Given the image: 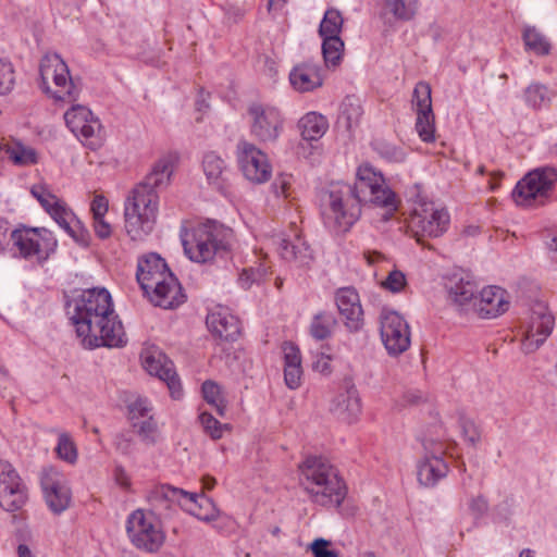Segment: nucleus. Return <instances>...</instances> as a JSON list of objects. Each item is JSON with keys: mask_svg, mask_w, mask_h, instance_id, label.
<instances>
[{"mask_svg": "<svg viewBox=\"0 0 557 557\" xmlns=\"http://www.w3.org/2000/svg\"><path fill=\"white\" fill-rule=\"evenodd\" d=\"M67 314L86 348L123 347L127 339L106 288H89L67 302Z\"/></svg>", "mask_w": 557, "mask_h": 557, "instance_id": "obj_1", "label": "nucleus"}, {"mask_svg": "<svg viewBox=\"0 0 557 557\" xmlns=\"http://www.w3.org/2000/svg\"><path fill=\"white\" fill-rule=\"evenodd\" d=\"M176 156L160 158L151 172L138 184L125 201V231L133 240L145 239L153 230L158 213V189L170 184Z\"/></svg>", "mask_w": 557, "mask_h": 557, "instance_id": "obj_2", "label": "nucleus"}, {"mask_svg": "<svg viewBox=\"0 0 557 557\" xmlns=\"http://www.w3.org/2000/svg\"><path fill=\"white\" fill-rule=\"evenodd\" d=\"M299 482L315 503L337 505L345 496V481L325 458L308 456L299 466Z\"/></svg>", "mask_w": 557, "mask_h": 557, "instance_id": "obj_3", "label": "nucleus"}, {"mask_svg": "<svg viewBox=\"0 0 557 557\" xmlns=\"http://www.w3.org/2000/svg\"><path fill=\"white\" fill-rule=\"evenodd\" d=\"M350 194L358 202L356 207L350 205V226L360 218L361 205L372 203L385 209L384 219L388 220L400 203L397 195L386 185L383 174L369 163L358 166Z\"/></svg>", "mask_w": 557, "mask_h": 557, "instance_id": "obj_4", "label": "nucleus"}, {"mask_svg": "<svg viewBox=\"0 0 557 557\" xmlns=\"http://www.w3.org/2000/svg\"><path fill=\"white\" fill-rule=\"evenodd\" d=\"M557 183V169L540 166L527 173L512 190V199L519 207L539 208L552 199Z\"/></svg>", "mask_w": 557, "mask_h": 557, "instance_id": "obj_5", "label": "nucleus"}, {"mask_svg": "<svg viewBox=\"0 0 557 557\" xmlns=\"http://www.w3.org/2000/svg\"><path fill=\"white\" fill-rule=\"evenodd\" d=\"M32 196L40 203L44 210L81 245H88V232L82 227L74 212L59 197H57L46 183H38L30 188Z\"/></svg>", "mask_w": 557, "mask_h": 557, "instance_id": "obj_6", "label": "nucleus"}, {"mask_svg": "<svg viewBox=\"0 0 557 557\" xmlns=\"http://www.w3.org/2000/svg\"><path fill=\"white\" fill-rule=\"evenodd\" d=\"M10 239L14 253L39 263L45 262L58 245L53 233L45 227L20 226L11 232Z\"/></svg>", "mask_w": 557, "mask_h": 557, "instance_id": "obj_7", "label": "nucleus"}, {"mask_svg": "<svg viewBox=\"0 0 557 557\" xmlns=\"http://www.w3.org/2000/svg\"><path fill=\"white\" fill-rule=\"evenodd\" d=\"M40 87L57 100H74L78 95L67 64L57 53L46 54L40 62Z\"/></svg>", "mask_w": 557, "mask_h": 557, "instance_id": "obj_8", "label": "nucleus"}, {"mask_svg": "<svg viewBox=\"0 0 557 557\" xmlns=\"http://www.w3.org/2000/svg\"><path fill=\"white\" fill-rule=\"evenodd\" d=\"M185 255L194 262L206 263L226 246L221 230L212 223H206L193 228L182 238Z\"/></svg>", "mask_w": 557, "mask_h": 557, "instance_id": "obj_9", "label": "nucleus"}, {"mask_svg": "<svg viewBox=\"0 0 557 557\" xmlns=\"http://www.w3.org/2000/svg\"><path fill=\"white\" fill-rule=\"evenodd\" d=\"M126 531L131 542L147 552L158 550L165 535L157 518L141 509L133 511L126 522Z\"/></svg>", "mask_w": 557, "mask_h": 557, "instance_id": "obj_10", "label": "nucleus"}, {"mask_svg": "<svg viewBox=\"0 0 557 557\" xmlns=\"http://www.w3.org/2000/svg\"><path fill=\"white\" fill-rule=\"evenodd\" d=\"M64 120L81 143L94 150L102 146L104 139L102 125L87 107L73 106L64 113Z\"/></svg>", "mask_w": 557, "mask_h": 557, "instance_id": "obj_11", "label": "nucleus"}, {"mask_svg": "<svg viewBox=\"0 0 557 557\" xmlns=\"http://www.w3.org/2000/svg\"><path fill=\"white\" fill-rule=\"evenodd\" d=\"M380 335L391 356H399L410 347V327L395 310L383 308L380 313Z\"/></svg>", "mask_w": 557, "mask_h": 557, "instance_id": "obj_12", "label": "nucleus"}, {"mask_svg": "<svg viewBox=\"0 0 557 557\" xmlns=\"http://www.w3.org/2000/svg\"><path fill=\"white\" fill-rule=\"evenodd\" d=\"M450 216L445 209L433 203L418 205L410 216L409 228L420 242L423 237H440L449 226Z\"/></svg>", "mask_w": 557, "mask_h": 557, "instance_id": "obj_13", "label": "nucleus"}, {"mask_svg": "<svg viewBox=\"0 0 557 557\" xmlns=\"http://www.w3.org/2000/svg\"><path fill=\"white\" fill-rule=\"evenodd\" d=\"M150 281L140 285L143 290L150 297V300L159 307L171 309L184 302L182 287L174 274L165 267V270L158 271Z\"/></svg>", "mask_w": 557, "mask_h": 557, "instance_id": "obj_14", "label": "nucleus"}, {"mask_svg": "<svg viewBox=\"0 0 557 557\" xmlns=\"http://www.w3.org/2000/svg\"><path fill=\"white\" fill-rule=\"evenodd\" d=\"M239 169L245 178L253 184H264L272 177V164L268 154L248 141L237 145Z\"/></svg>", "mask_w": 557, "mask_h": 557, "instance_id": "obj_15", "label": "nucleus"}, {"mask_svg": "<svg viewBox=\"0 0 557 557\" xmlns=\"http://www.w3.org/2000/svg\"><path fill=\"white\" fill-rule=\"evenodd\" d=\"M251 120V134L262 143H273L283 129L284 119L273 106L255 103L248 110Z\"/></svg>", "mask_w": 557, "mask_h": 557, "instance_id": "obj_16", "label": "nucleus"}, {"mask_svg": "<svg viewBox=\"0 0 557 557\" xmlns=\"http://www.w3.org/2000/svg\"><path fill=\"white\" fill-rule=\"evenodd\" d=\"M140 360L144 369L150 374L164 382L171 396L178 399L182 396V387L173 363L157 347L150 346L141 350Z\"/></svg>", "mask_w": 557, "mask_h": 557, "instance_id": "obj_17", "label": "nucleus"}, {"mask_svg": "<svg viewBox=\"0 0 557 557\" xmlns=\"http://www.w3.org/2000/svg\"><path fill=\"white\" fill-rule=\"evenodd\" d=\"M345 193L339 185H332L325 194L322 205V218L325 227L336 237L345 238L348 231L347 212L344 202Z\"/></svg>", "mask_w": 557, "mask_h": 557, "instance_id": "obj_18", "label": "nucleus"}, {"mask_svg": "<svg viewBox=\"0 0 557 557\" xmlns=\"http://www.w3.org/2000/svg\"><path fill=\"white\" fill-rule=\"evenodd\" d=\"M41 486L46 503L53 513L66 510L72 500V493L66 476L55 468L45 469Z\"/></svg>", "mask_w": 557, "mask_h": 557, "instance_id": "obj_19", "label": "nucleus"}, {"mask_svg": "<svg viewBox=\"0 0 557 557\" xmlns=\"http://www.w3.org/2000/svg\"><path fill=\"white\" fill-rule=\"evenodd\" d=\"M554 326V318L546 312L544 306H539L531 314L530 324L525 331L523 350L531 352L537 349L550 335Z\"/></svg>", "mask_w": 557, "mask_h": 557, "instance_id": "obj_20", "label": "nucleus"}, {"mask_svg": "<svg viewBox=\"0 0 557 557\" xmlns=\"http://www.w3.org/2000/svg\"><path fill=\"white\" fill-rule=\"evenodd\" d=\"M273 242L277 246L280 256L286 261H293L300 267H305L313 259L312 250L297 230H293V234L288 236L277 235Z\"/></svg>", "mask_w": 557, "mask_h": 557, "instance_id": "obj_21", "label": "nucleus"}, {"mask_svg": "<svg viewBox=\"0 0 557 557\" xmlns=\"http://www.w3.org/2000/svg\"><path fill=\"white\" fill-rule=\"evenodd\" d=\"M206 323L214 336L224 341L236 339L240 332L239 320L226 307L218 306L211 309Z\"/></svg>", "mask_w": 557, "mask_h": 557, "instance_id": "obj_22", "label": "nucleus"}, {"mask_svg": "<svg viewBox=\"0 0 557 557\" xmlns=\"http://www.w3.org/2000/svg\"><path fill=\"white\" fill-rule=\"evenodd\" d=\"M442 446L435 453H426L417 465L418 482L424 487H433L448 473V465L441 457Z\"/></svg>", "mask_w": 557, "mask_h": 557, "instance_id": "obj_23", "label": "nucleus"}, {"mask_svg": "<svg viewBox=\"0 0 557 557\" xmlns=\"http://www.w3.org/2000/svg\"><path fill=\"white\" fill-rule=\"evenodd\" d=\"M476 307L480 315L485 319H493L504 313L509 307L505 289L498 286L483 288Z\"/></svg>", "mask_w": 557, "mask_h": 557, "instance_id": "obj_24", "label": "nucleus"}, {"mask_svg": "<svg viewBox=\"0 0 557 557\" xmlns=\"http://www.w3.org/2000/svg\"><path fill=\"white\" fill-rule=\"evenodd\" d=\"M289 82L292 86L300 91L308 92L323 83L321 69L318 64L312 62H304L296 65L289 73Z\"/></svg>", "mask_w": 557, "mask_h": 557, "instance_id": "obj_25", "label": "nucleus"}, {"mask_svg": "<svg viewBox=\"0 0 557 557\" xmlns=\"http://www.w3.org/2000/svg\"><path fill=\"white\" fill-rule=\"evenodd\" d=\"M284 359V381L289 389H297L302 381L301 354L297 345L284 342L282 345Z\"/></svg>", "mask_w": 557, "mask_h": 557, "instance_id": "obj_26", "label": "nucleus"}, {"mask_svg": "<svg viewBox=\"0 0 557 557\" xmlns=\"http://www.w3.org/2000/svg\"><path fill=\"white\" fill-rule=\"evenodd\" d=\"M182 509L205 522L214 521L220 516V510L213 500L203 493L188 492Z\"/></svg>", "mask_w": 557, "mask_h": 557, "instance_id": "obj_27", "label": "nucleus"}, {"mask_svg": "<svg viewBox=\"0 0 557 557\" xmlns=\"http://www.w3.org/2000/svg\"><path fill=\"white\" fill-rule=\"evenodd\" d=\"M0 157H5L17 166H30L39 161L38 152L18 140L0 143Z\"/></svg>", "mask_w": 557, "mask_h": 557, "instance_id": "obj_28", "label": "nucleus"}, {"mask_svg": "<svg viewBox=\"0 0 557 557\" xmlns=\"http://www.w3.org/2000/svg\"><path fill=\"white\" fill-rule=\"evenodd\" d=\"M187 493L185 490L169 484H159L148 492L147 498L156 509H168L174 504L182 508Z\"/></svg>", "mask_w": 557, "mask_h": 557, "instance_id": "obj_29", "label": "nucleus"}, {"mask_svg": "<svg viewBox=\"0 0 557 557\" xmlns=\"http://www.w3.org/2000/svg\"><path fill=\"white\" fill-rule=\"evenodd\" d=\"M302 139L307 141L319 140L327 131L326 119L317 112H308L298 122Z\"/></svg>", "mask_w": 557, "mask_h": 557, "instance_id": "obj_30", "label": "nucleus"}, {"mask_svg": "<svg viewBox=\"0 0 557 557\" xmlns=\"http://www.w3.org/2000/svg\"><path fill=\"white\" fill-rule=\"evenodd\" d=\"M202 168L209 184L221 187L228 172L225 160L218 153L210 151L203 156Z\"/></svg>", "mask_w": 557, "mask_h": 557, "instance_id": "obj_31", "label": "nucleus"}, {"mask_svg": "<svg viewBox=\"0 0 557 557\" xmlns=\"http://www.w3.org/2000/svg\"><path fill=\"white\" fill-rule=\"evenodd\" d=\"M27 502V490L23 482L0 487V507L5 511L20 510Z\"/></svg>", "mask_w": 557, "mask_h": 557, "instance_id": "obj_32", "label": "nucleus"}, {"mask_svg": "<svg viewBox=\"0 0 557 557\" xmlns=\"http://www.w3.org/2000/svg\"><path fill=\"white\" fill-rule=\"evenodd\" d=\"M447 289L451 300L459 305H465L472 300L476 293V286L472 281L458 275L449 278Z\"/></svg>", "mask_w": 557, "mask_h": 557, "instance_id": "obj_33", "label": "nucleus"}, {"mask_svg": "<svg viewBox=\"0 0 557 557\" xmlns=\"http://www.w3.org/2000/svg\"><path fill=\"white\" fill-rule=\"evenodd\" d=\"M165 261L157 253H148L138 259L136 278L139 285L146 281L151 282V276L158 271L165 270Z\"/></svg>", "mask_w": 557, "mask_h": 557, "instance_id": "obj_34", "label": "nucleus"}, {"mask_svg": "<svg viewBox=\"0 0 557 557\" xmlns=\"http://www.w3.org/2000/svg\"><path fill=\"white\" fill-rule=\"evenodd\" d=\"M525 104L534 110H541L549 104L553 91L541 83H531L523 92Z\"/></svg>", "mask_w": 557, "mask_h": 557, "instance_id": "obj_35", "label": "nucleus"}, {"mask_svg": "<svg viewBox=\"0 0 557 557\" xmlns=\"http://www.w3.org/2000/svg\"><path fill=\"white\" fill-rule=\"evenodd\" d=\"M336 326V320L329 312H319L313 315L310 325L309 334L315 341H324L329 338Z\"/></svg>", "mask_w": 557, "mask_h": 557, "instance_id": "obj_36", "label": "nucleus"}, {"mask_svg": "<svg viewBox=\"0 0 557 557\" xmlns=\"http://www.w3.org/2000/svg\"><path fill=\"white\" fill-rule=\"evenodd\" d=\"M201 393L207 404L212 406L219 416L223 417L226 411L227 401L222 386L214 381L208 380L202 383Z\"/></svg>", "mask_w": 557, "mask_h": 557, "instance_id": "obj_37", "label": "nucleus"}, {"mask_svg": "<svg viewBox=\"0 0 557 557\" xmlns=\"http://www.w3.org/2000/svg\"><path fill=\"white\" fill-rule=\"evenodd\" d=\"M386 10L397 20L409 22L419 10V0H384Z\"/></svg>", "mask_w": 557, "mask_h": 557, "instance_id": "obj_38", "label": "nucleus"}, {"mask_svg": "<svg viewBox=\"0 0 557 557\" xmlns=\"http://www.w3.org/2000/svg\"><path fill=\"white\" fill-rule=\"evenodd\" d=\"M345 44L339 37L322 39V54L326 67L337 66L344 55Z\"/></svg>", "mask_w": 557, "mask_h": 557, "instance_id": "obj_39", "label": "nucleus"}, {"mask_svg": "<svg viewBox=\"0 0 557 557\" xmlns=\"http://www.w3.org/2000/svg\"><path fill=\"white\" fill-rule=\"evenodd\" d=\"M523 40L527 50L536 55H546L550 51V44L546 37L535 27H527L523 32Z\"/></svg>", "mask_w": 557, "mask_h": 557, "instance_id": "obj_40", "label": "nucleus"}, {"mask_svg": "<svg viewBox=\"0 0 557 557\" xmlns=\"http://www.w3.org/2000/svg\"><path fill=\"white\" fill-rule=\"evenodd\" d=\"M140 440L147 445H153L160 440V432L153 416L132 423Z\"/></svg>", "mask_w": 557, "mask_h": 557, "instance_id": "obj_41", "label": "nucleus"}, {"mask_svg": "<svg viewBox=\"0 0 557 557\" xmlns=\"http://www.w3.org/2000/svg\"><path fill=\"white\" fill-rule=\"evenodd\" d=\"M343 25V17L336 10H327L320 23L319 35L322 39L329 37H339Z\"/></svg>", "mask_w": 557, "mask_h": 557, "instance_id": "obj_42", "label": "nucleus"}, {"mask_svg": "<svg viewBox=\"0 0 557 557\" xmlns=\"http://www.w3.org/2000/svg\"><path fill=\"white\" fill-rule=\"evenodd\" d=\"M55 453L63 461L74 465L78 458V451L75 442L66 432H61L58 436Z\"/></svg>", "mask_w": 557, "mask_h": 557, "instance_id": "obj_43", "label": "nucleus"}, {"mask_svg": "<svg viewBox=\"0 0 557 557\" xmlns=\"http://www.w3.org/2000/svg\"><path fill=\"white\" fill-rule=\"evenodd\" d=\"M416 131L422 141L432 143L435 140L433 111L431 113L417 112Z\"/></svg>", "mask_w": 557, "mask_h": 557, "instance_id": "obj_44", "label": "nucleus"}, {"mask_svg": "<svg viewBox=\"0 0 557 557\" xmlns=\"http://www.w3.org/2000/svg\"><path fill=\"white\" fill-rule=\"evenodd\" d=\"M412 103L416 107V112L431 113L432 110V98H431V86L426 82H419L412 95Z\"/></svg>", "mask_w": 557, "mask_h": 557, "instance_id": "obj_45", "label": "nucleus"}, {"mask_svg": "<svg viewBox=\"0 0 557 557\" xmlns=\"http://www.w3.org/2000/svg\"><path fill=\"white\" fill-rule=\"evenodd\" d=\"M199 422L207 435L213 440H220L225 430H228V424L219 422L211 413L203 411L199 414Z\"/></svg>", "mask_w": 557, "mask_h": 557, "instance_id": "obj_46", "label": "nucleus"}, {"mask_svg": "<svg viewBox=\"0 0 557 557\" xmlns=\"http://www.w3.org/2000/svg\"><path fill=\"white\" fill-rule=\"evenodd\" d=\"M128 416L131 423L137 422L143 419H147L152 414L151 403L144 397H137L128 404Z\"/></svg>", "mask_w": 557, "mask_h": 557, "instance_id": "obj_47", "label": "nucleus"}, {"mask_svg": "<svg viewBox=\"0 0 557 557\" xmlns=\"http://www.w3.org/2000/svg\"><path fill=\"white\" fill-rule=\"evenodd\" d=\"M265 275L267 269L262 265L246 268L238 276V285L245 290L250 289L255 284H260Z\"/></svg>", "mask_w": 557, "mask_h": 557, "instance_id": "obj_48", "label": "nucleus"}, {"mask_svg": "<svg viewBox=\"0 0 557 557\" xmlns=\"http://www.w3.org/2000/svg\"><path fill=\"white\" fill-rule=\"evenodd\" d=\"M363 324V309L359 302V296L350 287V332L361 330Z\"/></svg>", "mask_w": 557, "mask_h": 557, "instance_id": "obj_49", "label": "nucleus"}, {"mask_svg": "<svg viewBox=\"0 0 557 557\" xmlns=\"http://www.w3.org/2000/svg\"><path fill=\"white\" fill-rule=\"evenodd\" d=\"M15 76L12 63L9 60L0 59V94H9L14 86Z\"/></svg>", "mask_w": 557, "mask_h": 557, "instance_id": "obj_50", "label": "nucleus"}, {"mask_svg": "<svg viewBox=\"0 0 557 557\" xmlns=\"http://www.w3.org/2000/svg\"><path fill=\"white\" fill-rule=\"evenodd\" d=\"M407 285V278L404 272L394 269L382 282V287L391 293H400Z\"/></svg>", "mask_w": 557, "mask_h": 557, "instance_id": "obj_51", "label": "nucleus"}, {"mask_svg": "<svg viewBox=\"0 0 557 557\" xmlns=\"http://www.w3.org/2000/svg\"><path fill=\"white\" fill-rule=\"evenodd\" d=\"M21 482L22 480L13 466L5 460H0V487H9Z\"/></svg>", "mask_w": 557, "mask_h": 557, "instance_id": "obj_52", "label": "nucleus"}, {"mask_svg": "<svg viewBox=\"0 0 557 557\" xmlns=\"http://www.w3.org/2000/svg\"><path fill=\"white\" fill-rule=\"evenodd\" d=\"M293 183L290 174L282 173L276 176L271 185V189L275 197L286 199L289 196V188Z\"/></svg>", "mask_w": 557, "mask_h": 557, "instance_id": "obj_53", "label": "nucleus"}, {"mask_svg": "<svg viewBox=\"0 0 557 557\" xmlns=\"http://www.w3.org/2000/svg\"><path fill=\"white\" fill-rule=\"evenodd\" d=\"M114 446L123 455H132L135 450V438L131 432H121L115 436Z\"/></svg>", "mask_w": 557, "mask_h": 557, "instance_id": "obj_54", "label": "nucleus"}, {"mask_svg": "<svg viewBox=\"0 0 557 557\" xmlns=\"http://www.w3.org/2000/svg\"><path fill=\"white\" fill-rule=\"evenodd\" d=\"M329 542L324 539H317L310 545L314 557H338L335 550L327 549Z\"/></svg>", "mask_w": 557, "mask_h": 557, "instance_id": "obj_55", "label": "nucleus"}, {"mask_svg": "<svg viewBox=\"0 0 557 557\" xmlns=\"http://www.w3.org/2000/svg\"><path fill=\"white\" fill-rule=\"evenodd\" d=\"M469 509L475 519L483 517L488 510V503L485 497L479 495L472 497L469 503Z\"/></svg>", "mask_w": 557, "mask_h": 557, "instance_id": "obj_56", "label": "nucleus"}, {"mask_svg": "<svg viewBox=\"0 0 557 557\" xmlns=\"http://www.w3.org/2000/svg\"><path fill=\"white\" fill-rule=\"evenodd\" d=\"M461 430L465 438L472 445H475L480 441V432L476 425L468 419L461 420Z\"/></svg>", "mask_w": 557, "mask_h": 557, "instance_id": "obj_57", "label": "nucleus"}, {"mask_svg": "<svg viewBox=\"0 0 557 557\" xmlns=\"http://www.w3.org/2000/svg\"><path fill=\"white\" fill-rule=\"evenodd\" d=\"M90 211L92 213V219L104 218L106 213L108 212L107 198L102 195L95 196L90 206Z\"/></svg>", "mask_w": 557, "mask_h": 557, "instance_id": "obj_58", "label": "nucleus"}, {"mask_svg": "<svg viewBox=\"0 0 557 557\" xmlns=\"http://www.w3.org/2000/svg\"><path fill=\"white\" fill-rule=\"evenodd\" d=\"M331 356L325 352H321L317 356V359L313 361V370L320 372L321 374L329 375L332 372L331 369Z\"/></svg>", "mask_w": 557, "mask_h": 557, "instance_id": "obj_59", "label": "nucleus"}, {"mask_svg": "<svg viewBox=\"0 0 557 557\" xmlns=\"http://www.w3.org/2000/svg\"><path fill=\"white\" fill-rule=\"evenodd\" d=\"M330 410L337 416H344L347 412L348 403L345 393L339 394L331 400Z\"/></svg>", "mask_w": 557, "mask_h": 557, "instance_id": "obj_60", "label": "nucleus"}, {"mask_svg": "<svg viewBox=\"0 0 557 557\" xmlns=\"http://www.w3.org/2000/svg\"><path fill=\"white\" fill-rule=\"evenodd\" d=\"M94 220V231L96 233V235L101 238V239H106V238H109L111 236V233H112V227H111V224L108 223L104 218H97V219H92Z\"/></svg>", "mask_w": 557, "mask_h": 557, "instance_id": "obj_61", "label": "nucleus"}, {"mask_svg": "<svg viewBox=\"0 0 557 557\" xmlns=\"http://www.w3.org/2000/svg\"><path fill=\"white\" fill-rule=\"evenodd\" d=\"M335 304L339 313L348 319V288L342 287L336 292Z\"/></svg>", "mask_w": 557, "mask_h": 557, "instance_id": "obj_62", "label": "nucleus"}, {"mask_svg": "<svg viewBox=\"0 0 557 557\" xmlns=\"http://www.w3.org/2000/svg\"><path fill=\"white\" fill-rule=\"evenodd\" d=\"M113 476L116 482L122 487H127L131 484L129 476L125 469L121 466H116L113 471Z\"/></svg>", "mask_w": 557, "mask_h": 557, "instance_id": "obj_63", "label": "nucleus"}, {"mask_svg": "<svg viewBox=\"0 0 557 557\" xmlns=\"http://www.w3.org/2000/svg\"><path fill=\"white\" fill-rule=\"evenodd\" d=\"M349 396H350V413L352 411H356L357 413H360L361 412V400L358 396V393L357 391L352 389L350 387V393H349Z\"/></svg>", "mask_w": 557, "mask_h": 557, "instance_id": "obj_64", "label": "nucleus"}]
</instances>
